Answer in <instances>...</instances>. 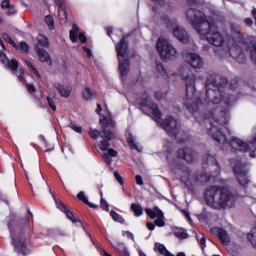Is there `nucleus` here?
<instances>
[{"mask_svg": "<svg viewBox=\"0 0 256 256\" xmlns=\"http://www.w3.org/2000/svg\"><path fill=\"white\" fill-rule=\"evenodd\" d=\"M127 143L132 147V149H136V151H141V149L137 147V144L135 143V140L132 137L127 138Z\"/></svg>", "mask_w": 256, "mask_h": 256, "instance_id": "obj_38", "label": "nucleus"}, {"mask_svg": "<svg viewBox=\"0 0 256 256\" xmlns=\"http://www.w3.org/2000/svg\"><path fill=\"white\" fill-rule=\"evenodd\" d=\"M110 215L114 221H117L118 223H123V217L119 215L117 212L111 211Z\"/></svg>", "mask_w": 256, "mask_h": 256, "instance_id": "obj_35", "label": "nucleus"}, {"mask_svg": "<svg viewBox=\"0 0 256 256\" xmlns=\"http://www.w3.org/2000/svg\"><path fill=\"white\" fill-rule=\"evenodd\" d=\"M179 75L182 77L186 85V99L184 105L190 111H197V103H195V74L191 73L189 68L181 67Z\"/></svg>", "mask_w": 256, "mask_h": 256, "instance_id": "obj_5", "label": "nucleus"}, {"mask_svg": "<svg viewBox=\"0 0 256 256\" xmlns=\"http://www.w3.org/2000/svg\"><path fill=\"white\" fill-rule=\"evenodd\" d=\"M70 129H72L76 133H81V131H82L81 127L76 126L75 124H70Z\"/></svg>", "mask_w": 256, "mask_h": 256, "instance_id": "obj_48", "label": "nucleus"}, {"mask_svg": "<svg viewBox=\"0 0 256 256\" xmlns=\"http://www.w3.org/2000/svg\"><path fill=\"white\" fill-rule=\"evenodd\" d=\"M205 201L212 209H231L235 206V195L219 186H210L205 192Z\"/></svg>", "mask_w": 256, "mask_h": 256, "instance_id": "obj_3", "label": "nucleus"}, {"mask_svg": "<svg viewBox=\"0 0 256 256\" xmlns=\"http://www.w3.org/2000/svg\"><path fill=\"white\" fill-rule=\"evenodd\" d=\"M227 125V112L222 111L216 116L214 122H210L209 135L218 143H227V137L223 134V127Z\"/></svg>", "mask_w": 256, "mask_h": 256, "instance_id": "obj_6", "label": "nucleus"}, {"mask_svg": "<svg viewBox=\"0 0 256 256\" xmlns=\"http://www.w3.org/2000/svg\"><path fill=\"white\" fill-rule=\"evenodd\" d=\"M140 105L141 107H147L148 109L152 110L155 121H159V119H161V111H159V107H157L156 104L151 101V97H149V94H142Z\"/></svg>", "mask_w": 256, "mask_h": 256, "instance_id": "obj_13", "label": "nucleus"}, {"mask_svg": "<svg viewBox=\"0 0 256 256\" xmlns=\"http://www.w3.org/2000/svg\"><path fill=\"white\" fill-rule=\"evenodd\" d=\"M145 213L150 219H155L154 223L157 227H165V214H163L159 207H154L153 209L146 208Z\"/></svg>", "mask_w": 256, "mask_h": 256, "instance_id": "obj_14", "label": "nucleus"}, {"mask_svg": "<svg viewBox=\"0 0 256 256\" xmlns=\"http://www.w3.org/2000/svg\"><path fill=\"white\" fill-rule=\"evenodd\" d=\"M0 61L5 65L6 63H8L9 58H7V55H5V53H0Z\"/></svg>", "mask_w": 256, "mask_h": 256, "instance_id": "obj_46", "label": "nucleus"}, {"mask_svg": "<svg viewBox=\"0 0 256 256\" xmlns=\"http://www.w3.org/2000/svg\"><path fill=\"white\" fill-rule=\"evenodd\" d=\"M100 125H101L102 132L97 129L90 128L89 135L91 139H94V140L99 139V137H102L103 139H105V140H102L100 143L101 151H107L102 154V159L104 163H106V165H111V163H113V159H111V157H117L118 155L115 149L109 148L110 147L109 141L115 138V136L113 135V132L111 131V129L115 127V121L111 118H105V116H102L100 118Z\"/></svg>", "mask_w": 256, "mask_h": 256, "instance_id": "obj_2", "label": "nucleus"}, {"mask_svg": "<svg viewBox=\"0 0 256 256\" xmlns=\"http://www.w3.org/2000/svg\"><path fill=\"white\" fill-rule=\"evenodd\" d=\"M56 207L60 209V211L65 213L67 219H70L72 223H80V226L83 227V222H81V220H79V217H77L73 212H71L69 208H67V206L63 204V202H56Z\"/></svg>", "mask_w": 256, "mask_h": 256, "instance_id": "obj_18", "label": "nucleus"}, {"mask_svg": "<svg viewBox=\"0 0 256 256\" xmlns=\"http://www.w3.org/2000/svg\"><path fill=\"white\" fill-rule=\"evenodd\" d=\"M179 159H184L187 163H193L195 161V152L191 148L180 149L177 152Z\"/></svg>", "mask_w": 256, "mask_h": 256, "instance_id": "obj_20", "label": "nucleus"}, {"mask_svg": "<svg viewBox=\"0 0 256 256\" xmlns=\"http://www.w3.org/2000/svg\"><path fill=\"white\" fill-rule=\"evenodd\" d=\"M207 162L208 163H215V158H213V156L209 155L207 158Z\"/></svg>", "mask_w": 256, "mask_h": 256, "instance_id": "obj_59", "label": "nucleus"}, {"mask_svg": "<svg viewBox=\"0 0 256 256\" xmlns=\"http://www.w3.org/2000/svg\"><path fill=\"white\" fill-rule=\"evenodd\" d=\"M196 239L198 243L201 245L202 249H205V247H207V245H205V243L207 242V240L205 239V235L199 233L196 235Z\"/></svg>", "mask_w": 256, "mask_h": 256, "instance_id": "obj_32", "label": "nucleus"}, {"mask_svg": "<svg viewBox=\"0 0 256 256\" xmlns=\"http://www.w3.org/2000/svg\"><path fill=\"white\" fill-rule=\"evenodd\" d=\"M184 61L187 65H190L192 69H203V65H205V62L199 54L193 52L185 54Z\"/></svg>", "mask_w": 256, "mask_h": 256, "instance_id": "obj_16", "label": "nucleus"}, {"mask_svg": "<svg viewBox=\"0 0 256 256\" xmlns=\"http://www.w3.org/2000/svg\"><path fill=\"white\" fill-rule=\"evenodd\" d=\"M146 227L149 229V231H153L155 229V224L148 222L146 223Z\"/></svg>", "mask_w": 256, "mask_h": 256, "instance_id": "obj_55", "label": "nucleus"}, {"mask_svg": "<svg viewBox=\"0 0 256 256\" xmlns=\"http://www.w3.org/2000/svg\"><path fill=\"white\" fill-rule=\"evenodd\" d=\"M114 177H115L116 181H118V183H120V185H123V177H121L119 172L115 171L114 172Z\"/></svg>", "mask_w": 256, "mask_h": 256, "instance_id": "obj_44", "label": "nucleus"}, {"mask_svg": "<svg viewBox=\"0 0 256 256\" xmlns=\"http://www.w3.org/2000/svg\"><path fill=\"white\" fill-rule=\"evenodd\" d=\"M35 52L39 58V61H41V63H47V65L53 64V62L51 61V56H49V52L41 49L39 45L35 46Z\"/></svg>", "mask_w": 256, "mask_h": 256, "instance_id": "obj_22", "label": "nucleus"}, {"mask_svg": "<svg viewBox=\"0 0 256 256\" xmlns=\"http://www.w3.org/2000/svg\"><path fill=\"white\" fill-rule=\"evenodd\" d=\"M186 18L193 25L195 31H197V27H201L203 23L210 21L211 18H207L205 14L199 10H195L190 8L186 11Z\"/></svg>", "mask_w": 256, "mask_h": 256, "instance_id": "obj_12", "label": "nucleus"}, {"mask_svg": "<svg viewBox=\"0 0 256 256\" xmlns=\"http://www.w3.org/2000/svg\"><path fill=\"white\" fill-rule=\"evenodd\" d=\"M247 237L248 241H250L251 245H253V247L256 249V228H252Z\"/></svg>", "mask_w": 256, "mask_h": 256, "instance_id": "obj_28", "label": "nucleus"}, {"mask_svg": "<svg viewBox=\"0 0 256 256\" xmlns=\"http://www.w3.org/2000/svg\"><path fill=\"white\" fill-rule=\"evenodd\" d=\"M79 37V26L74 24L72 29L70 30V40L72 43H77V39Z\"/></svg>", "mask_w": 256, "mask_h": 256, "instance_id": "obj_24", "label": "nucleus"}, {"mask_svg": "<svg viewBox=\"0 0 256 256\" xmlns=\"http://www.w3.org/2000/svg\"><path fill=\"white\" fill-rule=\"evenodd\" d=\"M127 143L132 147V149H136V151H141V149L137 147V144L135 143V140L132 137L127 138Z\"/></svg>", "mask_w": 256, "mask_h": 256, "instance_id": "obj_39", "label": "nucleus"}, {"mask_svg": "<svg viewBox=\"0 0 256 256\" xmlns=\"http://www.w3.org/2000/svg\"><path fill=\"white\" fill-rule=\"evenodd\" d=\"M11 6V1L9 0H4L1 4L2 9H9Z\"/></svg>", "mask_w": 256, "mask_h": 256, "instance_id": "obj_45", "label": "nucleus"}, {"mask_svg": "<svg viewBox=\"0 0 256 256\" xmlns=\"http://www.w3.org/2000/svg\"><path fill=\"white\" fill-rule=\"evenodd\" d=\"M224 103H225L226 105H229V100H225Z\"/></svg>", "mask_w": 256, "mask_h": 256, "instance_id": "obj_63", "label": "nucleus"}, {"mask_svg": "<svg viewBox=\"0 0 256 256\" xmlns=\"http://www.w3.org/2000/svg\"><path fill=\"white\" fill-rule=\"evenodd\" d=\"M7 65L9 67V69H11V71H13V73H15V71H17V69H19V62L15 59L9 60L7 62Z\"/></svg>", "mask_w": 256, "mask_h": 256, "instance_id": "obj_31", "label": "nucleus"}, {"mask_svg": "<svg viewBox=\"0 0 256 256\" xmlns=\"http://www.w3.org/2000/svg\"><path fill=\"white\" fill-rule=\"evenodd\" d=\"M78 39L81 41V43H85L87 41L84 33H79Z\"/></svg>", "mask_w": 256, "mask_h": 256, "instance_id": "obj_53", "label": "nucleus"}, {"mask_svg": "<svg viewBox=\"0 0 256 256\" xmlns=\"http://www.w3.org/2000/svg\"><path fill=\"white\" fill-rule=\"evenodd\" d=\"M234 175L236 177V181L239 183L241 187H247L251 181L249 180V177H247V172L243 169V165H241V162H237V164L234 166Z\"/></svg>", "mask_w": 256, "mask_h": 256, "instance_id": "obj_15", "label": "nucleus"}, {"mask_svg": "<svg viewBox=\"0 0 256 256\" xmlns=\"http://www.w3.org/2000/svg\"><path fill=\"white\" fill-rule=\"evenodd\" d=\"M182 215H184V217H186V219L191 221V216H190L189 212H187V210H182Z\"/></svg>", "mask_w": 256, "mask_h": 256, "instance_id": "obj_57", "label": "nucleus"}, {"mask_svg": "<svg viewBox=\"0 0 256 256\" xmlns=\"http://www.w3.org/2000/svg\"><path fill=\"white\" fill-rule=\"evenodd\" d=\"M123 236L124 237H128V239H132V241L135 240V236L133 235V233L129 232V231H124L123 232Z\"/></svg>", "mask_w": 256, "mask_h": 256, "instance_id": "obj_47", "label": "nucleus"}, {"mask_svg": "<svg viewBox=\"0 0 256 256\" xmlns=\"http://www.w3.org/2000/svg\"><path fill=\"white\" fill-rule=\"evenodd\" d=\"M37 43L40 47L48 48L49 47V39L45 37L43 34H39L37 36Z\"/></svg>", "mask_w": 256, "mask_h": 256, "instance_id": "obj_27", "label": "nucleus"}, {"mask_svg": "<svg viewBox=\"0 0 256 256\" xmlns=\"http://www.w3.org/2000/svg\"><path fill=\"white\" fill-rule=\"evenodd\" d=\"M45 23H46V25H48L49 29H53V24H54L53 16H51V15L46 16Z\"/></svg>", "mask_w": 256, "mask_h": 256, "instance_id": "obj_40", "label": "nucleus"}, {"mask_svg": "<svg viewBox=\"0 0 256 256\" xmlns=\"http://www.w3.org/2000/svg\"><path fill=\"white\" fill-rule=\"evenodd\" d=\"M172 33L178 41H181V43H187L189 41V34H187V31L185 29L175 26L172 30Z\"/></svg>", "mask_w": 256, "mask_h": 256, "instance_id": "obj_21", "label": "nucleus"}, {"mask_svg": "<svg viewBox=\"0 0 256 256\" xmlns=\"http://www.w3.org/2000/svg\"><path fill=\"white\" fill-rule=\"evenodd\" d=\"M55 3L59 9H62V7L65 5V0H55Z\"/></svg>", "mask_w": 256, "mask_h": 256, "instance_id": "obj_51", "label": "nucleus"}, {"mask_svg": "<svg viewBox=\"0 0 256 256\" xmlns=\"http://www.w3.org/2000/svg\"><path fill=\"white\" fill-rule=\"evenodd\" d=\"M8 15H15V6H10L8 8Z\"/></svg>", "mask_w": 256, "mask_h": 256, "instance_id": "obj_56", "label": "nucleus"}, {"mask_svg": "<svg viewBox=\"0 0 256 256\" xmlns=\"http://www.w3.org/2000/svg\"><path fill=\"white\" fill-rule=\"evenodd\" d=\"M100 205L103 207L104 211H109V204L107 203V200L101 198Z\"/></svg>", "mask_w": 256, "mask_h": 256, "instance_id": "obj_42", "label": "nucleus"}, {"mask_svg": "<svg viewBox=\"0 0 256 256\" xmlns=\"http://www.w3.org/2000/svg\"><path fill=\"white\" fill-rule=\"evenodd\" d=\"M222 81L217 84V80H215L216 88L217 89H211L209 86L211 85V82L209 80L206 82V103L209 105V103H214V105H218V103L223 102V87L227 86V80L226 78H220Z\"/></svg>", "mask_w": 256, "mask_h": 256, "instance_id": "obj_7", "label": "nucleus"}, {"mask_svg": "<svg viewBox=\"0 0 256 256\" xmlns=\"http://www.w3.org/2000/svg\"><path fill=\"white\" fill-rule=\"evenodd\" d=\"M197 33L201 39H206L214 47H223L225 43L223 34L217 31V26H215V23L211 19L206 20L201 26H198Z\"/></svg>", "mask_w": 256, "mask_h": 256, "instance_id": "obj_4", "label": "nucleus"}, {"mask_svg": "<svg viewBox=\"0 0 256 256\" xmlns=\"http://www.w3.org/2000/svg\"><path fill=\"white\" fill-rule=\"evenodd\" d=\"M79 201H82L86 205H89L92 209H97V205L90 203L89 200L87 199V196H85V192L81 191L77 195Z\"/></svg>", "mask_w": 256, "mask_h": 256, "instance_id": "obj_25", "label": "nucleus"}, {"mask_svg": "<svg viewBox=\"0 0 256 256\" xmlns=\"http://www.w3.org/2000/svg\"><path fill=\"white\" fill-rule=\"evenodd\" d=\"M137 185H143V178L140 175L135 177Z\"/></svg>", "mask_w": 256, "mask_h": 256, "instance_id": "obj_54", "label": "nucleus"}, {"mask_svg": "<svg viewBox=\"0 0 256 256\" xmlns=\"http://www.w3.org/2000/svg\"><path fill=\"white\" fill-rule=\"evenodd\" d=\"M230 147H232L234 151H243L249 153L250 157H256V137L249 143L244 142L239 138L232 137Z\"/></svg>", "mask_w": 256, "mask_h": 256, "instance_id": "obj_10", "label": "nucleus"}, {"mask_svg": "<svg viewBox=\"0 0 256 256\" xmlns=\"http://www.w3.org/2000/svg\"><path fill=\"white\" fill-rule=\"evenodd\" d=\"M244 23L247 25V27H253V19L251 18L244 19Z\"/></svg>", "mask_w": 256, "mask_h": 256, "instance_id": "obj_49", "label": "nucleus"}, {"mask_svg": "<svg viewBox=\"0 0 256 256\" xmlns=\"http://www.w3.org/2000/svg\"><path fill=\"white\" fill-rule=\"evenodd\" d=\"M26 88H27L28 93H35V86H33L31 84H27Z\"/></svg>", "mask_w": 256, "mask_h": 256, "instance_id": "obj_52", "label": "nucleus"}, {"mask_svg": "<svg viewBox=\"0 0 256 256\" xmlns=\"http://www.w3.org/2000/svg\"><path fill=\"white\" fill-rule=\"evenodd\" d=\"M47 102L52 111H57V106L55 105V102L53 101V99H51V97H47Z\"/></svg>", "mask_w": 256, "mask_h": 256, "instance_id": "obj_41", "label": "nucleus"}, {"mask_svg": "<svg viewBox=\"0 0 256 256\" xmlns=\"http://www.w3.org/2000/svg\"><path fill=\"white\" fill-rule=\"evenodd\" d=\"M140 256H147V255H145V253L143 252H140Z\"/></svg>", "mask_w": 256, "mask_h": 256, "instance_id": "obj_64", "label": "nucleus"}, {"mask_svg": "<svg viewBox=\"0 0 256 256\" xmlns=\"http://www.w3.org/2000/svg\"><path fill=\"white\" fill-rule=\"evenodd\" d=\"M131 210L136 215V217H141V215H143V208L139 204H131Z\"/></svg>", "mask_w": 256, "mask_h": 256, "instance_id": "obj_29", "label": "nucleus"}, {"mask_svg": "<svg viewBox=\"0 0 256 256\" xmlns=\"http://www.w3.org/2000/svg\"><path fill=\"white\" fill-rule=\"evenodd\" d=\"M119 253L122 256H130L129 250H127V248H122L121 250H119Z\"/></svg>", "mask_w": 256, "mask_h": 256, "instance_id": "obj_50", "label": "nucleus"}, {"mask_svg": "<svg viewBox=\"0 0 256 256\" xmlns=\"http://www.w3.org/2000/svg\"><path fill=\"white\" fill-rule=\"evenodd\" d=\"M2 37L3 39H5V41H7V43H10V45H15V42L13 41V39H11V37L7 33H4Z\"/></svg>", "mask_w": 256, "mask_h": 256, "instance_id": "obj_43", "label": "nucleus"}, {"mask_svg": "<svg viewBox=\"0 0 256 256\" xmlns=\"http://www.w3.org/2000/svg\"><path fill=\"white\" fill-rule=\"evenodd\" d=\"M156 47L162 61H169L179 57V52L175 46L165 38L160 37L157 41Z\"/></svg>", "mask_w": 256, "mask_h": 256, "instance_id": "obj_8", "label": "nucleus"}, {"mask_svg": "<svg viewBox=\"0 0 256 256\" xmlns=\"http://www.w3.org/2000/svg\"><path fill=\"white\" fill-rule=\"evenodd\" d=\"M161 127H163L168 135H172V137H175V135H177V120H175L173 117H166L161 122Z\"/></svg>", "mask_w": 256, "mask_h": 256, "instance_id": "obj_17", "label": "nucleus"}, {"mask_svg": "<svg viewBox=\"0 0 256 256\" xmlns=\"http://www.w3.org/2000/svg\"><path fill=\"white\" fill-rule=\"evenodd\" d=\"M83 95V99H85V101H91V99H93V97H95L96 93L95 91L91 90L89 87H86L84 89V91L82 92Z\"/></svg>", "mask_w": 256, "mask_h": 256, "instance_id": "obj_26", "label": "nucleus"}, {"mask_svg": "<svg viewBox=\"0 0 256 256\" xmlns=\"http://www.w3.org/2000/svg\"><path fill=\"white\" fill-rule=\"evenodd\" d=\"M212 235H215L220 239L222 245H229V242L231 241V238L229 237V234H227V231H225L223 228L214 227L211 228Z\"/></svg>", "mask_w": 256, "mask_h": 256, "instance_id": "obj_19", "label": "nucleus"}, {"mask_svg": "<svg viewBox=\"0 0 256 256\" xmlns=\"http://www.w3.org/2000/svg\"><path fill=\"white\" fill-rule=\"evenodd\" d=\"M155 97L156 99H163V94L161 92H156Z\"/></svg>", "mask_w": 256, "mask_h": 256, "instance_id": "obj_61", "label": "nucleus"}, {"mask_svg": "<svg viewBox=\"0 0 256 256\" xmlns=\"http://www.w3.org/2000/svg\"><path fill=\"white\" fill-rule=\"evenodd\" d=\"M156 71L160 73V75H167V70L163 67V64L157 62L156 63Z\"/></svg>", "mask_w": 256, "mask_h": 256, "instance_id": "obj_37", "label": "nucleus"}, {"mask_svg": "<svg viewBox=\"0 0 256 256\" xmlns=\"http://www.w3.org/2000/svg\"><path fill=\"white\" fill-rule=\"evenodd\" d=\"M54 89H57L58 93H60L61 97H69L71 95V87L63 86L59 83H54Z\"/></svg>", "mask_w": 256, "mask_h": 256, "instance_id": "obj_23", "label": "nucleus"}, {"mask_svg": "<svg viewBox=\"0 0 256 256\" xmlns=\"http://www.w3.org/2000/svg\"><path fill=\"white\" fill-rule=\"evenodd\" d=\"M106 33L108 36H111V33H113V29L111 27L106 28Z\"/></svg>", "mask_w": 256, "mask_h": 256, "instance_id": "obj_62", "label": "nucleus"}, {"mask_svg": "<svg viewBox=\"0 0 256 256\" xmlns=\"http://www.w3.org/2000/svg\"><path fill=\"white\" fill-rule=\"evenodd\" d=\"M127 49V42H125V38H122L120 42L116 44V51L119 61V71L122 77L127 76V74L129 73L130 63L127 59Z\"/></svg>", "mask_w": 256, "mask_h": 256, "instance_id": "obj_9", "label": "nucleus"}, {"mask_svg": "<svg viewBox=\"0 0 256 256\" xmlns=\"http://www.w3.org/2000/svg\"><path fill=\"white\" fill-rule=\"evenodd\" d=\"M12 245H14V251L18 255L27 256L31 253V247L22 234H12Z\"/></svg>", "mask_w": 256, "mask_h": 256, "instance_id": "obj_11", "label": "nucleus"}, {"mask_svg": "<svg viewBox=\"0 0 256 256\" xmlns=\"http://www.w3.org/2000/svg\"><path fill=\"white\" fill-rule=\"evenodd\" d=\"M16 49H19L22 53H27L29 51V45L27 42H20L19 46L16 47Z\"/></svg>", "mask_w": 256, "mask_h": 256, "instance_id": "obj_34", "label": "nucleus"}, {"mask_svg": "<svg viewBox=\"0 0 256 256\" xmlns=\"http://www.w3.org/2000/svg\"><path fill=\"white\" fill-rule=\"evenodd\" d=\"M58 17L60 19V23H67V12L63 7L58 8Z\"/></svg>", "mask_w": 256, "mask_h": 256, "instance_id": "obj_30", "label": "nucleus"}, {"mask_svg": "<svg viewBox=\"0 0 256 256\" xmlns=\"http://www.w3.org/2000/svg\"><path fill=\"white\" fill-rule=\"evenodd\" d=\"M174 235L178 237V239H187V237H189V234L183 230L176 231Z\"/></svg>", "mask_w": 256, "mask_h": 256, "instance_id": "obj_36", "label": "nucleus"}, {"mask_svg": "<svg viewBox=\"0 0 256 256\" xmlns=\"http://www.w3.org/2000/svg\"><path fill=\"white\" fill-rule=\"evenodd\" d=\"M83 49L86 51L88 57H92L93 53L91 52V49H89L87 46H84Z\"/></svg>", "mask_w": 256, "mask_h": 256, "instance_id": "obj_58", "label": "nucleus"}, {"mask_svg": "<svg viewBox=\"0 0 256 256\" xmlns=\"http://www.w3.org/2000/svg\"><path fill=\"white\" fill-rule=\"evenodd\" d=\"M24 62L26 63V65L30 71H33L37 77H41V74H39V71H37V68H35V66L33 65V63L31 61L24 60Z\"/></svg>", "mask_w": 256, "mask_h": 256, "instance_id": "obj_33", "label": "nucleus"}, {"mask_svg": "<svg viewBox=\"0 0 256 256\" xmlns=\"http://www.w3.org/2000/svg\"><path fill=\"white\" fill-rule=\"evenodd\" d=\"M101 111H102L101 104H97L96 113L98 115H101Z\"/></svg>", "mask_w": 256, "mask_h": 256, "instance_id": "obj_60", "label": "nucleus"}, {"mask_svg": "<svg viewBox=\"0 0 256 256\" xmlns=\"http://www.w3.org/2000/svg\"><path fill=\"white\" fill-rule=\"evenodd\" d=\"M238 43L245 45L246 50L250 53L251 59L256 63V38L254 36L245 38L241 33V27L231 24L227 41L229 54L231 58L235 59L238 63H246L247 56H245Z\"/></svg>", "mask_w": 256, "mask_h": 256, "instance_id": "obj_1", "label": "nucleus"}]
</instances>
